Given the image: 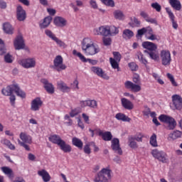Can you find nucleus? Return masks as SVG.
<instances>
[{
  "instance_id": "nucleus-1",
  "label": "nucleus",
  "mask_w": 182,
  "mask_h": 182,
  "mask_svg": "<svg viewBox=\"0 0 182 182\" xmlns=\"http://www.w3.org/2000/svg\"><path fill=\"white\" fill-rule=\"evenodd\" d=\"M82 49L85 55L93 56L100 52L99 46L95 44L90 38H85L81 43Z\"/></svg>"
},
{
  "instance_id": "nucleus-2",
  "label": "nucleus",
  "mask_w": 182,
  "mask_h": 182,
  "mask_svg": "<svg viewBox=\"0 0 182 182\" xmlns=\"http://www.w3.org/2000/svg\"><path fill=\"white\" fill-rule=\"evenodd\" d=\"M142 48L146 49L144 50V53H147L151 59L158 62L160 57L159 56V53L157 52V45L156 43H151L150 41H144L142 43Z\"/></svg>"
},
{
  "instance_id": "nucleus-3",
  "label": "nucleus",
  "mask_w": 182,
  "mask_h": 182,
  "mask_svg": "<svg viewBox=\"0 0 182 182\" xmlns=\"http://www.w3.org/2000/svg\"><path fill=\"white\" fill-rule=\"evenodd\" d=\"M48 140L53 144L58 145L60 150L64 153H70L72 151V146L66 144V142L60 138V136L58 134L50 136Z\"/></svg>"
},
{
  "instance_id": "nucleus-4",
  "label": "nucleus",
  "mask_w": 182,
  "mask_h": 182,
  "mask_svg": "<svg viewBox=\"0 0 182 182\" xmlns=\"http://www.w3.org/2000/svg\"><path fill=\"white\" fill-rule=\"evenodd\" d=\"M132 80L133 82L126 81L124 82L125 88L129 89L134 93H138V92L141 90V85H140V75H139V74H134L133 75Z\"/></svg>"
},
{
  "instance_id": "nucleus-5",
  "label": "nucleus",
  "mask_w": 182,
  "mask_h": 182,
  "mask_svg": "<svg viewBox=\"0 0 182 182\" xmlns=\"http://www.w3.org/2000/svg\"><path fill=\"white\" fill-rule=\"evenodd\" d=\"M1 92L4 96H11V95L14 92L17 96H19V97H22V99H25L26 97V94H25L16 84L7 86L6 88H4Z\"/></svg>"
},
{
  "instance_id": "nucleus-6",
  "label": "nucleus",
  "mask_w": 182,
  "mask_h": 182,
  "mask_svg": "<svg viewBox=\"0 0 182 182\" xmlns=\"http://www.w3.org/2000/svg\"><path fill=\"white\" fill-rule=\"evenodd\" d=\"M95 182H111L112 181V170L108 168H102L95 176Z\"/></svg>"
},
{
  "instance_id": "nucleus-7",
  "label": "nucleus",
  "mask_w": 182,
  "mask_h": 182,
  "mask_svg": "<svg viewBox=\"0 0 182 182\" xmlns=\"http://www.w3.org/2000/svg\"><path fill=\"white\" fill-rule=\"evenodd\" d=\"M159 119L160 122H162V123H165L168 130H174L176 129V126H177V122H176V119H174L173 117L166 114H161L159 117Z\"/></svg>"
},
{
  "instance_id": "nucleus-8",
  "label": "nucleus",
  "mask_w": 182,
  "mask_h": 182,
  "mask_svg": "<svg viewBox=\"0 0 182 182\" xmlns=\"http://www.w3.org/2000/svg\"><path fill=\"white\" fill-rule=\"evenodd\" d=\"M160 59L163 66H170L171 65V53L168 50H161Z\"/></svg>"
},
{
  "instance_id": "nucleus-9",
  "label": "nucleus",
  "mask_w": 182,
  "mask_h": 182,
  "mask_svg": "<svg viewBox=\"0 0 182 182\" xmlns=\"http://www.w3.org/2000/svg\"><path fill=\"white\" fill-rule=\"evenodd\" d=\"M18 63L24 69H31L36 66V59L35 58L21 59L18 60Z\"/></svg>"
},
{
  "instance_id": "nucleus-10",
  "label": "nucleus",
  "mask_w": 182,
  "mask_h": 182,
  "mask_svg": "<svg viewBox=\"0 0 182 182\" xmlns=\"http://www.w3.org/2000/svg\"><path fill=\"white\" fill-rule=\"evenodd\" d=\"M45 33L46 36H48V38H50V39L55 42V43L60 48H63V49H65V48H67L68 46L66 45V43H65V42H63L62 40L59 39V38L56 37V36L55 35V33H53V32H52V31L49 29H46Z\"/></svg>"
},
{
  "instance_id": "nucleus-11",
  "label": "nucleus",
  "mask_w": 182,
  "mask_h": 182,
  "mask_svg": "<svg viewBox=\"0 0 182 182\" xmlns=\"http://www.w3.org/2000/svg\"><path fill=\"white\" fill-rule=\"evenodd\" d=\"M53 69L57 72H61L66 69V65L63 64V58L62 55H57L53 60Z\"/></svg>"
},
{
  "instance_id": "nucleus-12",
  "label": "nucleus",
  "mask_w": 182,
  "mask_h": 182,
  "mask_svg": "<svg viewBox=\"0 0 182 182\" xmlns=\"http://www.w3.org/2000/svg\"><path fill=\"white\" fill-rule=\"evenodd\" d=\"M151 154L154 159H156L162 163H167V154L163 151H159L157 149H154L151 151Z\"/></svg>"
},
{
  "instance_id": "nucleus-13",
  "label": "nucleus",
  "mask_w": 182,
  "mask_h": 182,
  "mask_svg": "<svg viewBox=\"0 0 182 182\" xmlns=\"http://www.w3.org/2000/svg\"><path fill=\"white\" fill-rule=\"evenodd\" d=\"M42 105H43V102L41 100V97H36L31 101V110L38 112L42 107Z\"/></svg>"
},
{
  "instance_id": "nucleus-14",
  "label": "nucleus",
  "mask_w": 182,
  "mask_h": 182,
  "mask_svg": "<svg viewBox=\"0 0 182 182\" xmlns=\"http://www.w3.org/2000/svg\"><path fill=\"white\" fill-rule=\"evenodd\" d=\"M14 45L16 50H21L25 49V41L22 36H17L14 41Z\"/></svg>"
},
{
  "instance_id": "nucleus-15",
  "label": "nucleus",
  "mask_w": 182,
  "mask_h": 182,
  "mask_svg": "<svg viewBox=\"0 0 182 182\" xmlns=\"http://www.w3.org/2000/svg\"><path fill=\"white\" fill-rule=\"evenodd\" d=\"M95 35H101L102 36H109V26H102L94 30Z\"/></svg>"
},
{
  "instance_id": "nucleus-16",
  "label": "nucleus",
  "mask_w": 182,
  "mask_h": 182,
  "mask_svg": "<svg viewBox=\"0 0 182 182\" xmlns=\"http://www.w3.org/2000/svg\"><path fill=\"white\" fill-rule=\"evenodd\" d=\"M16 18L20 22H23L26 19V11L21 6H18L16 8Z\"/></svg>"
},
{
  "instance_id": "nucleus-17",
  "label": "nucleus",
  "mask_w": 182,
  "mask_h": 182,
  "mask_svg": "<svg viewBox=\"0 0 182 182\" xmlns=\"http://www.w3.org/2000/svg\"><path fill=\"white\" fill-rule=\"evenodd\" d=\"M41 83L43 85L44 89L46 90L47 92H48L50 95H53L55 93V87H53V85L48 80L43 78L41 79Z\"/></svg>"
},
{
  "instance_id": "nucleus-18",
  "label": "nucleus",
  "mask_w": 182,
  "mask_h": 182,
  "mask_svg": "<svg viewBox=\"0 0 182 182\" xmlns=\"http://www.w3.org/2000/svg\"><path fill=\"white\" fill-rule=\"evenodd\" d=\"M111 147L115 153H117V154H119L120 156L123 154V151H122V148H120L119 139L114 138L112 140Z\"/></svg>"
},
{
  "instance_id": "nucleus-19",
  "label": "nucleus",
  "mask_w": 182,
  "mask_h": 182,
  "mask_svg": "<svg viewBox=\"0 0 182 182\" xmlns=\"http://www.w3.org/2000/svg\"><path fill=\"white\" fill-rule=\"evenodd\" d=\"M3 32L6 35H14L15 33V28L9 22L4 23L2 25Z\"/></svg>"
},
{
  "instance_id": "nucleus-20",
  "label": "nucleus",
  "mask_w": 182,
  "mask_h": 182,
  "mask_svg": "<svg viewBox=\"0 0 182 182\" xmlns=\"http://www.w3.org/2000/svg\"><path fill=\"white\" fill-rule=\"evenodd\" d=\"M92 72L99 76L100 77H102V79H106L107 80H109V76L107 74L105 73V71L101 68L99 67H92L91 68Z\"/></svg>"
},
{
  "instance_id": "nucleus-21",
  "label": "nucleus",
  "mask_w": 182,
  "mask_h": 182,
  "mask_svg": "<svg viewBox=\"0 0 182 182\" xmlns=\"http://www.w3.org/2000/svg\"><path fill=\"white\" fill-rule=\"evenodd\" d=\"M121 103L124 109H126L127 110H133V109L134 108L133 102L127 100V98H122Z\"/></svg>"
},
{
  "instance_id": "nucleus-22",
  "label": "nucleus",
  "mask_w": 182,
  "mask_h": 182,
  "mask_svg": "<svg viewBox=\"0 0 182 182\" xmlns=\"http://www.w3.org/2000/svg\"><path fill=\"white\" fill-rule=\"evenodd\" d=\"M172 101L174 107L177 109H181L182 107V98L178 95H175L172 96Z\"/></svg>"
},
{
  "instance_id": "nucleus-23",
  "label": "nucleus",
  "mask_w": 182,
  "mask_h": 182,
  "mask_svg": "<svg viewBox=\"0 0 182 182\" xmlns=\"http://www.w3.org/2000/svg\"><path fill=\"white\" fill-rule=\"evenodd\" d=\"M68 21L63 17L56 16L54 18V24L55 26H58L59 28H63L66 26Z\"/></svg>"
},
{
  "instance_id": "nucleus-24",
  "label": "nucleus",
  "mask_w": 182,
  "mask_h": 182,
  "mask_svg": "<svg viewBox=\"0 0 182 182\" xmlns=\"http://www.w3.org/2000/svg\"><path fill=\"white\" fill-rule=\"evenodd\" d=\"M166 11L172 22V26L173 28V29H177V28H178V24H177V22H176L175 19V16H174V14H173V12L171 11V9H170V8L166 7Z\"/></svg>"
},
{
  "instance_id": "nucleus-25",
  "label": "nucleus",
  "mask_w": 182,
  "mask_h": 182,
  "mask_svg": "<svg viewBox=\"0 0 182 182\" xmlns=\"http://www.w3.org/2000/svg\"><path fill=\"white\" fill-rule=\"evenodd\" d=\"M20 139L22 140V143H26L27 144H32V136L25 132L20 134Z\"/></svg>"
},
{
  "instance_id": "nucleus-26",
  "label": "nucleus",
  "mask_w": 182,
  "mask_h": 182,
  "mask_svg": "<svg viewBox=\"0 0 182 182\" xmlns=\"http://www.w3.org/2000/svg\"><path fill=\"white\" fill-rule=\"evenodd\" d=\"M98 134L102 137V139H104L105 141H110V140L113 139V135H112V132H103L100 130Z\"/></svg>"
},
{
  "instance_id": "nucleus-27",
  "label": "nucleus",
  "mask_w": 182,
  "mask_h": 182,
  "mask_svg": "<svg viewBox=\"0 0 182 182\" xmlns=\"http://www.w3.org/2000/svg\"><path fill=\"white\" fill-rule=\"evenodd\" d=\"M38 174L40 177H42L44 182L50 181V175H49V173H48L46 170L43 169L41 171H38Z\"/></svg>"
},
{
  "instance_id": "nucleus-28",
  "label": "nucleus",
  "mask_w": 182,
  "mask_h": 182,
  "mask_svg": "<svg viewBox=\"0 0 182 182\" xmlns=\"http://www.w3.org/2000/svg\"><path fill=\"white\" fill-rule=\"evenodd\" d=\"M57 87L61 92H70V87H69L66 83H65L63 81H58L57 82Z\"/></svg>"
},
{
  "instance_id": "nucleus-29",
  "label": "nucleus",
  "mask_w": 182,
  "mask_h": 182,
  "mask_svg": "<svg viewBox=\"0 0 182 182\" xmlns=\"http://www.w3.org/2000/svg\"><path fill=\"white\" fill-rule=\"evenodd\" d=\"M134 36V33H133L132 30L127 28L123 31L122 38L126 41L129 39H132V38H133Z\"/></svg>"
},
{
  "instance_id": "nucleus-30",
  "label": "nucleus",
  "mask_w": 182,
  "mask_h": 182,
  "mask_svg": "<svg viewBox=\"0 0 182 182\" xmlns=\"http://www.w3.org/2000/svg\"><path fill=\"white\" fill-rule=\"evenodd\" d=\"M168 2L173 9L176 11L181 10V3L178 0H168Z\"/></svg>"
},
{
  "instance_id": "nucleus-31",
  "label": "nucleus",
  "mask_w": 182,
  "mask_h": 182,
  "mask_svg": "<svg viewBox=\"0 0 182 182\" xmlns=\"http://www.w3.org/2000/svg\"><path fill=\"white\" fill-rule=\"evenodd\" d=\"M1 171L9 178H14V171L11 169V168L7 166H3L1 167Z\"/></svg>"
},
{
  "instance_id": "nucleus-32",
  "label": "nucleus",
  "mask_w": 182,
  "mask_h": 182,
  "mask_svg": "<svg viewBox=\"0 0 182 182\" xmlns=\"http://www.w3.org/2000/svg\"><path fill=\"white\" fill-rule=\"evenodd\" d=\"M128 146L131 149H139V144L134 140V136H129L128 138Z\"/></svg>"
},
{
  "instance_id": "nucleus-33",
  "label": "nucleus",
  "mask_w": 182,
  "mask_h": 182,
  "mask_svg": "<svg viewBox=\"0 0 182 182\" xmlns=\"http://www.w3.org/2000/svg\"><path fill=\"white\" fill-rule=\"evenodd\" d=\"M51 22H52V17L50 16L46 17L43 23L40 24V28L41 29H45V28H48V26L50 25Z\"/></svg>"
},
{
  "instance_id": "nucleus-34",
  "label": "nucleus",
  "mask_w": 182,
  "mask_h": 182,
  "mask_svg": "<svg viewBox=\"0 0 182 182\" xmlns=\"http://www.w3.org/2000/svg\"><path fill=\"white\" fill-rule=\"evenodd\" d=\"M115 118L117 119V120H120L121 122H130L131 119L129 118V117L126 116V114H123V113H117L115 115Z\"/></svg>"
},
{
  "instance_id": "nucleus-35",
  "label": "nucleus",
  "mask_w": 182,
  "mask_h": 182,
  "mask_svg": "<svg viewBox=\"0 0 182 182\" xmlns=\"http://www.w3.org/2000/svg\"><path fill=\"white\" fill-rule=\"evenodd\" d=\"M108 30L109 36H116V35H119V28L114 26H108Z\"/></svg>"
},
{
  "instance_id": "nucleus-36",
  "label": "nucleus",
  "mask_w": 182,
  "mask_h": 182,
  "mask_svg": "<svg viewBox=\"0 0 182 182\" xmlns=\"http://www.w3.org/2000/svg\"><path fill=\"white\" fill-rule=\"evenodd\" d=\"M72 143L73 146H75V147H77L78 149L83 148V141H82V140L77 137H73L72 139Z\"/></svg>"
},
{
  "instance_id": "nucleus-37",
  "label": "nucleus",
  "mask_w": 182,
  "mask_h": 182,
  "mask_svg": "<svg viewBox=\"0 0 182 182\" xmlns=\"http://www.w3.org/2000/svg\"><path fill=\"white\" fill-rule=\"evenodd\" d=\"M181 132L178 130L173 131V132L169 134L168 138L171 139V140H176V139H180V137H181Z\"/></svg>"
},
{
  "instance_id": "nucleus-38",
  "label": "nucleus",
  "mask_w": 182,
  "mask_h": 182,
  "mask_svg": "<svg viewBox=\"0 0 182 182\" xmlns=\"http://www.w3.org/2000/svg\"><path fill=\"white\" fill-rule=\"evenodd\" d=\"M149 143L152 147H157V146H159L157 144V135H156V134H153L150 137Z\"/></svg>"
},
{
  "instance_id": "nucleus-39",
  "label": "nucleus",
  "mask_w": 182,
  "mask_h": 182,
  "mask_svg": "<svg viewBox=\"0 0 182 182\" xmlns=\"http://www.w3.org/2000/svg\"><path fill=\"white\" fill-rule=\"evenodd\" d=\"M114 16L115 19H119V21L124 19V14H123V11L119 10H117L114 12Z\"/></svg>"
},
{
  "instance_id": "nucleus-40",
  "label": "nucleus",
  "mask_w": 182,
  "mask_h": 182,
  "mask_svg": "<svg viewBox=\"0 0 182 182\" xmlns=\"http://www.w3.org/2000/svg\"><path fill=\"white\" fill-rule=\"evenodd\" d=\"M132 22L129 23L130 26H132V28L136 27L139 28V26H140V21H139V19H137V18L134 17L133 18L131 19Z\"/></svg>"
},
{
  "instance_id": "nucleus-41",
  "label": "nucleus",
  "mask_w": 182,
  "mask_h": 182,
  "mask_svg": "<svg viewBox=\"0 0 182 182\" xmlns=\"http://www.w3.org/2000/svg\"><path fill=\"white\" fill-rule=\"evenodd\" d=\"M136 55H137V58H138L139 62H141L144 65H147V60H146V58H144L143 53H141V52L139 51L137 53Z\"/></svg>"
},
{
  "instance_id": "nucleus-42",
  "label": "nucleus",
  "mask_w": 182,
  "mask_h": 182,
  "mask_svg": "<svg viewBox=\"0 0 182 182\" xmlns=\"http://www.w3.org/2000/svg\"><path fill=\"white\" fill-rule=\"evenodd\" d=\"M88 107L91 109H97V101L95 100H88Z\"/></svg>"
},
{
  "instance_id": "nucleus-43",
  "label": "nucleus",
  "mask_w": 182,
  "mask_h": 182,
  "mask_svg": "<svg viewBox=\"0 0 182 182\" xmlns=\"http://www.w3.org/2000/svg\"><path fill=\"white\" fill-rule=\"evenodd\" d=\"M143 137H144V134H143L141 132H138L134 136V139L136 141L141 143V141H143Z\"/></svg>"
},
{
  "instance_id": "nucleus-44",
  "label": "nucleus",
  "mask_w": 182,
  "mask_h": 182,
  "mask_svg": "<svg viewBox=\"0 0 182 182\" xmlns=\"http://www.w3.org/2000/svg\"><path fill=\"white\" fill-rule=\"evenodd\" d=\"M4 62L6 63H12L14 62V56L9 53H7L4 55Z\"/></svg>"
},
{
  "instance_id": "nucleus-45",
  "label": "nucleus",
  "mask_w": 182,
  "mask_h": 182,
  "mask_svg": "<svg viewBox=\"0 0 182 182\" xmlns=\"http://www.w3.org/2000/svg\"><path fill=\"white\" fill-rule=\"evenodd\" d=\"M109 62H110L111 66L113 69H119V61H117L116 60L113 59L112 58H110Z\"/></svg>"
},
{
  "instance_id": "nucleus-46",
  "label": "nucleus",
  "mask_w": 182,
  "mask_h": 182,
  "mask_svg": "<svg viewBox=\"0 0 182 182\" xmlns=\"http://www.w3.org/2000/svg\"><path fill=\"white\" fill-rule=\"evenodd\" d=\"M104 5H106L107 6H110L111 8H113L114 6V1L113 0H100Z\"/></svg>"
},
{
  "instance_id": "nucleus-47",
  "label": "nucleus",
  "mask_w": 182,
  "mask_h": 182,
  "mask_svg": "<svg viewBox=\"0 0 182 182\" xmlns=\"http://www.w3.org/2000/svg\"><path fill=\"white\" fill-rule=\"evenodd\" d=\"M146 32H147V28H142L141 29H139L137 31L136 37V38H142L143 35H144V33H146Z\"/></svg>"
},
{
  "instance_id": "nucleus-48",
  "label": "nucleus",
  "mask_w": 182,
  "mask_h": 182,
  "mask_svg": "<svg viewBox=\"0 0 182 182\" xmlns=\"http://www.w3.org/2000/svg\"><path fill=\"white\" fill-rule=\"evenodd\" d=\"M102 42L105 46H110L112 45V38L109 37L102 38Z\"/></svg>"
},
{
  "instance_id": "nucleus-49",
  "label": "nucleus",
  "mask_w": 182,
  "mask_h": 182,
  "mask_svg": "<svg viewBox=\"0 0 182 182\" xmlns=\"http://www.w3.org/2000/svg\"><path fill=\"white\" fill-rule=\"evenodd\" d=\"M128 66H129V69H131V70H132V72H136V70H138V69H139V65H137V64H136V63H134V62L129 63L128 64Z\"/></svg>"
},
{
  "instance_id": "nucleus-50",
  "label": "nucleus",
  "mask_w": 182,
  "mask_h": 182,
  "mask_svg": "<svg viewBox=\"0 0 182 182\" xmlns=\"http://www.w3.org/2000/svg\"><path fill=\"white\" fill-rule=\"evenodd\" d=\"M73 55H76L77 56L81 62H85L86 60H85V55H83L81 53H77L76 50H73Z\"/></svg>"
},
{
  "instance_id": "nucleus-51",
  "label": "nucleus",
  "mask_w": 182,
  "mask_h": 182,
  "mask_svg": "<svg viewBox=\"0 0 182 182\" xmlns=\"http://www.w3.org/2000/svg\"><path fill=\"white\" fill-rule=\"evenodd\" d=\"M18 144H20V146L23 147L25 150H26L27 151H31V148L29 147V145L26 144V143L25 142L21 141V140L19 139L18 140Z\"/></svg>"
},
{
  "instance_id": "nucleus-52",
  "label": "nucleus",
  "mask_w": 182,
  "mask_h": 182,
  "mask_svg": "<svg viewBox=\"0 0 182 182\" xmlns=\"http://www.w3.org/2000/svg\"><path fill=\"white\" fill-rule=\"evenodd\" d=\"M114 60H117V62H120V60L122 59V55H120V53L119 52H114Z\"/></svg>"
},
{
  "instance_id": "nucleus-53",
  "label": "nucleus",
  "mask_w": 182,
  "mask_h": 182,
  "mask_svg": "<svg viewBox=\"0 0 182 182\" xmlns=\"http://www.w3.org/2000/svg\"><path fill=\"white\" fill-rule=\"evenodd\" d=\"M151 6L154 8V9H156V12H160V11H161V6H160V4H159L157 2L153 3Z\"/></svg>"
},
{
  "instance_id": "nucleus-54",
  "label": "nucleus",
  "mask_w": 182,
  "mask_h": 182,
  "mask_svg": "<svg viewBox=\"0 0 182 182\" xmlns=\"http://www.w3.org/2000/svg\"><path fill=\"white\" fill-rule=\"evenodd\" d=\"M84 153H85V154H90V153H92V149H90V145L87 144L85 145L84 146Z\"/></svg>"
},
{
  "instance_id": "nucleus-55",
  "label": "nucleus",
  "mask_w": 182,
  "mask_h": 182,
  "mask_svg": "<svg viewBox=\"0 0 182 182\" xmlns=\"http://www.w3.org/2000/svg\"><path fill=\"white\" fill-rule=\"evenodd\" d=\"M80 113L79 109H74L70 112V117H75V116H77V114Z\"/></svg>"
},
{
  "instance_id": "nucleus-56",
  "label": "nucleus",
  "mask_w": 182,
  "mask_h": 182,
  "mask_svg": "<svg viewBox=\"0 0 182 182\" xmlns=\"http://www.w3.org/2000/svg\"><path fill=\"white\" fill-rule=\"evenodd\" d=\"M85 61H82V62H84V63H86V62H89V63H91V65H97V60H96L86 58L85 57Z\"/></svg>"
},
{
  "instance_id": "nucleus-57",
  "label": "nucleus",
  "mask_w": 182,
  "mask_h": 182,
  "mask_svg": "<svg viewBox=\"0 0 182 182\" xmlns=\"http://www.w3.org/2000/svg\"><path fill=\"white\" fill-rule=\"evenodd\" d=\"M10 103L11 106H15V101L16 100V97L14 95H11L9 97Z\"/></svg>"
},
{
  "instance_id": "nucleus-58",
  "label": "nucleus",
  "mask_w": 182,
  "mask_h": 182,
  "mask_svg": "<svg viewBox=\"0 0 182 182\" xmlns=\"http://www.w3.org/2000/svg\"><path fill=\"white\" fill-rule=\"evenodd\" d=\"M146 22L149 23H154V25H157V20L156 18L148 17L146 20Z\"/></svg>"
},
{
  "instance_id": "nucleus-59",
  "label": "nucleus",
  "mask_w": 182,
  "mask_h": 182,
  "mask_svg": "<svg viewBox=\"0 0 182 182\" xmlns=\"http://www.w3.org/2000/svg\"><path fill=\"white\" fill-rule=\"evenodd\" d=\"M80 106L81 107H88V100L80 101Z\"/></svg>"
},
{
  "instance_id": "nucleus-60",
  "label": "nucleus",
  "mask_w": 182,
  "mask_h": 182,
  "mask_svg": "<svg viewBox=\"0 0 182 182\" xmlns=\"http://www.w3.org/2000/svg\"><path fill=\"white\" fill-rule=\"evenodd\" d=\"M146 39L149 41H157V36L156 34H151V36H147Z\"/></svg>"
},
{
  "instance_id": "nucleus-61",
  "label": "nucleus",
  "mask_w": 182,
  "mask_h": 182,
  "mask_svg": "<svg viewBox=\"0 0 182 182\" xmlns=\"http://www.w3.org/2000/svg\"><path fill=\"white\" fill-rule=\"evenodd\" d=\"M90 5H91L93 9H97V3H96V1L95 0L90 1Z\"/></svg>"
},
{
  "instance_id": "nucleus-62",
  "label": "nucleus",
  "mask_w": 182,
  "mask_h": 182,
  "mask_svg": "<svg viewBox=\"0 0 182 182\" xmlns=\"http://www.w3.org/2000/svg\"><path fill=\"white\" fill-rule=\"evenodd\" d=\"M47 12L51 16H53L56 14V10L55 9H47Z\"/></svg>"
},
{
  "instance_id": "nucleus-63",
  "label": "nucleus",
  "mask_w": 182,
  "mask_h": 182,
  "mask_svg": "<svg viewBox=\"0 0 182 182\" xmlns=\"http://www.w3.org/2000/svg\"><path fill=\"white\" fill-rule=\"evenodd\" d=\"M151 112L150 111V108L146 107L145 109L143 112V114H144V116L149 117V116H150Z\"/></svg>"
},
{
  "instance_id": "nucleus-64",
  "label": "nucleus",
  "mask_w": 182,
  "mask_h": 182,
  "mask_svg": "<svg viewBox=\"0 0 182 182\" xmlns=\"http://www.w3.org/2000/svg\"><path fill=\"white\" fill-rule=\"evenodd\" d=\"M6 2L3 0H0V8L1 9H6Z\"/></svg>"
}]
</instances>
